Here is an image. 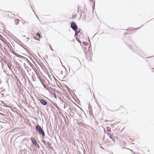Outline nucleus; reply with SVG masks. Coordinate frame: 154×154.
<instances>
[{"label": "nucleus", "mask_w": 154, "mask_h": 154, "mask_svg": "<svg viewBox=\"0 0 154 154\" xmlns=\"http://www.w3.org/2000/svg\"><path fill=\"white\" fill-rule=\"evenodd\" d=\"M74 30L75 31V35H77L78 33L80 32V30L79 29H78L77 28L75 30Z\"/></svg>", "instance_id": "7"}, {"label": "nucleus", "mask_w": 154, "mask_h": 154, "mask_svg": "<svg viewBox=\"0 0 154 154\" xmlns=\"http://www.w3.org/2000/svg\"><path fill=\"white\" fill-rule=\"evenodd\" d=\"M19 20L17 19H16L14 20L15 23L16 24H17L19 23Z\"/></svg>", "instance_id": "10"}, {"label": "nucleus", "mask_w": 154, "mask_h": 154, "mask_svg": "<svg viewBox=\"0 0 154 154\" xmlns=\"http://www.w3.org/2000/svg\"><path fill=\"white\" fill-rule=\"evenodd\" d=\"M36 130L38 131V132L41 134L43 137L45 135V133L40 126L37 125L36 127Z\"/></svg>", "instance_id": "2"}, {"label": "nucleus", "mask_w": 154, "mask_h": 154, "mask_svg": "<svg viewBox=\"0 0 154 154\" xmlns=\"http://www.w3.org/2000/svg\"><path fill=\"white\" fill-rule=\"evenodd\" d=\"M4 72L5 73H6V75H9V74H8L7 73L6 70L4 71Z\"/></svg>", "instance_id": "12"}, {"label": "nucleus", "mask_w": 154, "mask_h": 154, "mask_svg": "<svg viewBox=\"0 0 154 154\" xmlns=\"http://www.w3.org/2000/svg\"><path fill=\"white\" fill-rule=\"evenodd\" d=\"M8 134V132H7L6 134V137L7 135Z\"/></svg>", "instance_id": "15"}, {"label": "nucleus", "mask_w": 154, "mask_h": 154, "mask_svg": "<svg viewBox=\"0 0 154 154\" xmlns=\"http://www.w3.org/2000/svg\"><path fill=\"white\" fill-rule=\"evenodd\" d=\"M3 114V113H0V114L2 115H4Z\"/></svg>", "instance_id": "16"}, {"label": "nucleus", "mask_w": 154, "mask_h": 154, "mask_svg": "<svg viewBox=\"0 0 154 154\" xmlns=\"http://www.w3.org/2000/svg\"><path fill=\"white\" fill-rule=\"evenodd\" d=\"M4 62L7 65L8 67L10 69V64L8 63V61H6V60H4Z\"/></svg>", "instance_id": "8"}, {"label": "nucleus", "mask_w": 154, "mask_h": 154, "mask_svg": "<svg viewBox=\"0 0 154 154\" xmlns=\"http://www.w3.org/2000/svg\"><path fill=\"white\" fill-rule=\"evenodd\" d=\"M9 12L7 11H4V14L5 15V16H8L9 14Z\"/></svg>", "instance_id": "9"}, {"label": "nucleus", "mask_w": 154, "mask_h": 154, "mask_svg": "<svg viewBox=\"0 0 154 154\" xmlns=\"http://www.w3.org/2000/svg\"><path fill=\"white\" fill-rule=\"evenodd\" d=\"M79 42L80 44H81V42H80V41H79Z\"/></svg>", "instance_id": "17"}, {"label": "nucleus", "mask_w": 154, "mask_h": 154, "mask_svg": "<svg viewBox=\"0 0 154 154\" xmlns=\"http://www.w3.org/2000/svg\"><path fill=\"white\" fill-rule=\"evenodd\" d=\"M49 47H50V49L51 50H52V51L53 50V49H52V48L51 46V45H50L49 46Z\"/></svg>", "instance_id": "11"}, {"label": "nucleus", "mask_w": 154, "mask_h": 154, "mask_svg": "<svg viewBox=\"0 0 154 154\" xmlns=\"http://www.w3.org/2000/svg\"><path fill=\"white\" fill-rule=\"evenodd\" d=\"M31 140L32 141V142L33 143V144L36 146H39L37 142V141L35 140V139L34 138H31Z\"/></svg>", "instance_id": "3"}, {"label": "nucleus", "mask_w": 154, "mask_h": 154, "mask_svg": "<svg viewBox=\"0 0 154 154\" xmlns=\"http://www.w3.org/2000/svg\"><path fill=\"white\" fill-rule=\"evenodd\" d=\"M89 49L91 51V46L89 47Z\"/></svg>", "instance_id": "13"}, {"label": "nucleus", "mask_w": 154, "mask_h": 154, "mask_svg": "<svg viewBox=\"0 0 154 154\" xmlns=\"http://www.w3.org/2000/svg\"><path fill=\"white\" fill-rule=\"evenodd\" d=\"M38 100L40 101V102L43 105H46L47 104V102L44 100L41 99H39Z\"/></svg>", "instance_id": "6"}, {"label": "nucleus", "mask_w": 154, "mask_h": 154, "mask_svg": "<svg viewBox=\"0 0 154 154\" xmlns=\"http://www.w3.org/2000/svg\"><path fill=\"white\" fill-rule=\"evenodd\" d=\"M36 37H35L36 38H35V39L37 40H40V38L42 37L41 34L38 33L36 34Z\"/></svg>", "instance_id": "5"}, {"label": "nucleus", "mask_w": 154, "mask_h": 154, "mask_svg": "<svg viewBox=\"0 0 154 154\" xmlns=\"http://www.w3.org/2000/svg\"><path fill=\"white\" fill-rule=\"evenodd\" d=\"M71 27L73 30H75L77 28L76 25L74 22H72L71 23Z\"/></svg>", "instance_id": "4"}, {"label": "nucleus", "mask_w": 154, "mask_h": 154, "mask_svg": "<svg viewBox=\"0 0 154 154\" xmlns=\"http://www.w3.org/2000/svg\"><path fill=\"white\" fill-rule=\"evenodd\" d=\"M3 106H5L6 107L5 109H4V110H5L6 112H5L6 113V114H4L3 116H5V119L7 120H6V121L7 120L9 121L10 119V117L9 116V109H8V107H10L9 106H8L4 103H3Z\"/></svg>", "instance_id": "1"}, {"label": "nucleus", "mask_w": 154, "mask_h": 154, "mask_svg": "<svg viewBox=\"0 0 154 154\" xmlns=\"http://www.w3.org/2000/svg\"><path fill=\"white\" fill-rule=\"evenodd\" d=\"M7 46H8V48H10V46L9 45H8Z\"/></svg>", "instance_id": "14"}]
</instances>
